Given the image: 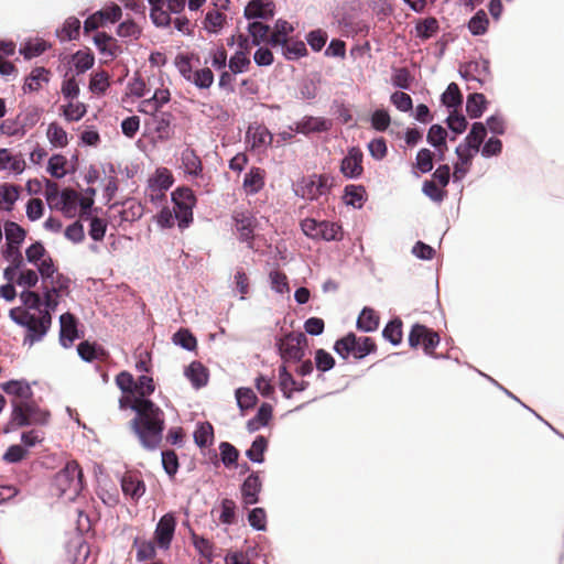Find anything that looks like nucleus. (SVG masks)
Wrapping results in <instances>:
<instances>
[{
    "instance_id": "obj_44",
    "label": "nucleus",
    "mask_w": 564,
    "mask_h": 564,
    "mask_svg": "<svg viewBox=\"0 0 564 564\" xmlns=\"http://www.w3.org/2000/svg\"><path fill=\"white\" fill-rule=\"evenodd\" d=\"M182 165L184 172L191 176H199L203 172V164L200 158L196 154L192 148H186L181 154Z\"/></svg>"
},
{
    "instance_id": "obj_34",
    "label": "nucleus",
    "mask_w": 564,
    "mask_h": 564,
    "mask_svg": "<svg viewBox=\"0 0 564 564\" xmlns=\"http://www.w3.org/2000/svg\"><path fill=\"white\" fill-rule=\"evenodd\" d=\"M269 448V440L264 435H257L249 448L246 449V457L253 464H263L265 462V453Z\"/></svg>"
},
{
    "instance_id": "obj_62",
    "label": "nucleus",
    "mask_w": 564,
    "mask_h": 564,
    "mask_svg": "<svg viewBox=\"0 0 564 564\" xmlns=\"http://www.w3.org/2000/svg\"><path fill=\"white\" fill-rule=\"evenodd\" d=\"M219 455L223 465L226 468H232L234 466H238V459L240 457V452L229 442H220L219 446Z\"/></svg>"
},
{
    "instance_id": "obj_49",
    "label": "nucleus",
    "mask_w": 564,
    "mask_h": 564,
    "mask_svg": "<svg viewBox=\"0 0 564 564\" xmlns=\"http://www.w3.org/2000/svg\"><path fill=\"white\" fill-rule=\"evenodd\" d=\"M80 20L77 17H68L62 24L61 28L56 29L55 35L61 41H73L79 37L80 32Z\"/></svg>"
},
{
    "instance_id": "obj_64",
    "label": "nucleus",
    "mask_w": 564,
    "mask_h": 564,
    "mask_svg": "<svg viewBox=\"0 0 564 564\" xmlns=\"http://www.w3.org/2000/svg\"><path fill=\"white\" fill-rule=\"evenodd\" d=\"M247 521L254 531H267L268 518L265 509L262 507H253L248 509Z\"/></svg>"
},
{
    "instance_id": "obj_57",
    "label": "nucleus",
    "mask_w": 564,
    "mask_h": 564,
    "mask_svg": "<svg viewBox=\"0 0 564 564\" xmlns=\"http://www.w3.org/2000/svg\"><path fill=\"white\" fill-rule=\"evenodd\" d=\"M314 366L319 372L318 378L322 373L333 370L336 366V360L333 355L324 348H317L314 351Z\"/></svg>"
},
{
    "instance_id": "obj_19",
    "label": "nucleus",
    "mask_w": 564,
    "mask_h": 564,
    "mask_svg": "<svg viewBox=\"0 0 564 564\" xmlns=\"http://www.w3.org/2000/svg\"><path fill=\"white\" fill-rule=\"evenodd\" d=\"M184 376L195 390L206 387L209 381L208 368L197 360L192 361L184 368Z\"/></svg>"
},
{
    "instance_id": "obj_5",
    "label": "nucleus",
    "mask_w": 564,
    "mask_h": 564,
    "mask_svg": "<svg viewBox=\"0 0 564 564\" xmlns=\"http://www.w3.org/2000/svg\"><path fill=\"white\" fill-rule=\"evenodd\" d=\"M171 200L174 205V214L178 228L181 230L188 228L194 220L193 209L197 204L194 191L188 186H177L171 193Z\"/></svg>"
},
{
    "instance_id": "obj_29",
    "label": "nucleus",
    "mask_w": 564,
    "mask_h": 564,
    "mask_svg": "<svg viewBox=\"0 0 564 564\" xmlns=\"http://www.w3.org/2000/svg\"><path fill=\"white\" fill-rule=\"evenodd\" d=\"M79 358L85 362H94L107 356L106 349L96 341L83 340L76 347Z\"/></svg>"
},
{
    "instance_id": "obj_4",
    "label": "nucleus",
    "mask_w": 564,
    "mask_h": 564,
    "mask_svg": "<svg viewBox=\"0 0 564 564\" xmlns=\"http://www.w3.org/2000/svg\"><path fill=\"white\" fill-rule=\"evenodd\" d=\"M377 344L372 337L357 336L354 332H348L337 338L333 345V350L343 360L352 357L355 360H362L377 351Z\"/></svg>"
},
{
    "instance_id": "obj_25",
    "label": "nucleus",
    "mask_w": 564,
    "mask_h": 564,
    "mask_svg": "<svg viewBox=\"0 0 564 564\" xmlns=\"http://www.w3.org/2000/svg\"><path fill=\"white\" fill-rule=\"evenodd\" d=\"M455 154L457 156V162L454 163L453 169V183H459L469 172L470 165L473 163L476 154L473 152L466 151L460 147L455 148Z\"/></svg>"
},
{
    "instance_id": "obj_40",
    "label": "nucleus",
    "mask_w": 564,
    "mask_h": 564,
    "mask_svg": "<svg viewBox=\"0 0 564 564\" xmlns=\"http://www.w3.org/2000/svg\"><path fill=\"white\" fill-rule=\"evenodd\" d=\"M235 399L240 413L243 415L247 411L253 409L259 398L250 387H239L235 390Z\"/></svg>"
},
{
    "instance_id": "obj_21",
    "label": "nucleus",
    "mask_w": 564,
    "mask_h": 564,
    "mask_svg": "<svg viewBox=\"0 0 564 564\" xmlns=\"http://www.w3.org/2000/svg\"><path fill=\"white\" fill-rule=\"evenodd\" d=\"M173 173L164 166L156 167L148 178V188L153 193L167 192L174 184Z\"/></svg>"
},
{
    "instance_id": "obj_32",
    "label": "nucleus",
    "mask_w": 564,
    "mask_h": 564,
    "mask_svg": "<svg viewBox=\"0 0 564 564\" xmlns=\"http://www.w3.org/2000/svg\"><path fill=\"white\" fill-rule=\"evenodd\" d=\"M58 198L57 208L61 209L66 217L70 218L73 217V213L79 207L77 203L84 197L72 188H64L58 192Z\"/></svg>"
},
{
    "instance_id": "obj_58",
    "label": "nucleus",
    "mask_w": 564,
    "mask_h": 564,
    "mask_svg": "<svg viewBox=\"0 0 564 564\" xmlns=\"http://www.w3.org/2000/svg\"><path fill=\"white\" fill-rule=\"evenodd\" d=\"M227 17L218 10H209L205 14L203 29L210 34H219L224 28Z\"/></svg>"
},
{
    "instance_id": "obj_2",
    "label": "nucleus",
    "mask_w": 564,
    "mask_h": 564,
    "mask_svg": "<svg viewBox=\"0 0 564 564\" xmlns=\"http://www.w3.org/2000/svg\"><path fill=\"white\" fill-rule=\"evenodd\" d=\"M337 186L336 177L329 173L301 175L293 184V194L306 202H318L327 197Z\"/></svg>"
},
{
    "instance_id": "obj_43",
    "label": "nucleus",
    "mask_w": 564,
    "mask_h": 564,
    "mask_svg": "<svg viewBox=\"0 0 564 564\" xmlns=\"http://www.w3.org/2000/svg\"><path fill=\"white\" fill-rule=\"evenodd\" d=\"M51 47V44L44 40H35L32 39L26 40L25 42L20 44L19 53L23 56L25 61H30L34 57L41 56Z\"/></svg>"
},
{
    "instance_id": "obj_60",
    "label": "nucleus",
    "mask_w": 564,
    "mask_h": 564,
    "mask_svg": "<svg viewBox=\"0 0 564 564\" xmlns=\"http://www.w3.org/2000/svg\"><path fill=\"white\" fill-rule=\"evenodd\" d=\"M321 82L318 74L315 77H305L299 83V96L302 100L311 101L317 96V84Z\"/></svg>"
},
{
    "instance_id": "obj_14",
    "label": "nucleus",
    "mask_w": 564,
    "mask_h": 564,
    "mask_svg": "<svg viewBox=\"0 0 564 564\" xmlns=\"http://www.w3.org/2000/svg\"><path fill=\"white\" fill-rule=\"evenodd\" d=\"M275 15V3L272 0H249L243 8L246 20L270 21Z\"/></svg>"
},
{
    "instance_id": "obj_36",
    "label": "nucleus",
    "mask_w": 564,
    "mask_h": 564,
    "mask_svg": "<svg viewBox=\"0 0 564 564\" xmlns=\"http://www.w3.org/2000/svg\"><path fill=\"white\" fill-rule=\"evenodd\" d=\"M153 117L156 123L154 131L158 134L155 141L165 142L170 140L173 135V129L171 127L173 115L170 111H161Z\"/></svg>"
},
{
    "instance_id": "obj_20",
    "label": "nucleus",
    "mask_w": 564,
    "mask_h": 564,
    "mask_svg": "<svg viewBox=\"0 0 564 564\" xmlns=\"http://www.w3.org/2000/svg\"><path fill=\"white\" fill-rule=\"evenodd\" d=\"M343 203L355 209H361L368 200L366 187L362 184H347L344 187Z\"/></svg>"
},
{
    "instance_id": "obj_37",
    "label": "nucleus",
    "mask_w": 564,
    "mask_h": 564,
    "mask_svg": "<svg viewBox=\"0 0 564 564\" xmlns=\"http://www.w3.org/2000/svg\"><path fill=\"white\" fill-rule=\"evenodd\" d=\"M382 337L394 347L401 345L403 339V323L399 316L392 317L387 322L382 329Z\"/></svg>"
},
{
    "instance_id": "obj_13",
    "label": "nucleus",
    "mask_w": 564,
    "mask_h": 564,
    "mask_svg": "<svg viewBox=\"0 0 564 564\" xmlns=\"http://www.w3.org/2000/svg\"><path fill=\"white\" fill-rule=\"evenodd\" d=\"M245 139L247 148L250 151H256L262 147H270L273 134L264 124L254 122L248 126Z\"/></svg>"
},
{
    "instance_id": "obj_3",
    "label": "nucleus",
    "mask_w": 564,
    "mask_h": 564,
    "mask_svg": "<svg viewBox=\"0 0 564 564\" xmlns=\"http://www.w3.org/2000/svg\"><path fill=\"white\" fill-rule=\"evenodd\" d=\"M84 473L79 465L72 460L59 469L53 477L52 487L59 498L75 500L84 489Z\"/></svg>"
},
{
    "instance_id": "obj_16",
    "label": "nucleus",
    "mask_w": 564,
    "mask_h": 564,
    "mask_svg": "<svg viewBox=\"0 0 564 564\" xmlns=\"http://www.w3.org/2000/svg\"><path fill=\"white\" fill-rule=\"evenodd\" d=\"M486 137L487 128L484 124V122L475 121L471 123L470 129L466 134L464 141L459 143L457 147H460L466 151L477 154Z\"/></svg>"
},
{
    "instance_id": "obj_51",
    "label": "nucleus",
    "mask_w": 564,
    "mask_h": 564,
    "mask_svg": "<svg viewBox=\"0 0 564 564\" xmlns=\"http://www.w3.org/2000/svg\"><path fill=\"white\" fill-rule=\"evenodd\" d=\"M6 246L21 247L28 235L26 230L18 223L7 220L4 223Z\"/></svg>"
},
{
    "instance_id": "obj_27",
    "label": "nucleus",
    "mask_w": 564,
    "mask_h": 564,
    "mask_svg": "<svg viewBox=\"0 0 564 564\" xmlns=\"http://www.w3.org/2000/svg\"><path fill=\"white\" fill-rule=\"evenodd\" d=\"M52 324L46 319L43 321L36 317V321H31L29 326L25 327V336L23 339L24 345L32 346L41 341L50 332Z\"/></svg>"
},
{
    "instance_id": "obj_39",
    "label": "nucleus",
    "mask_w": 564,
    "mask_h": 564,
    "mask_svg": "<svg viewBox=\"0 0 564 564\" xmlns=\"http://www.w3.org/2000/svg\"><path fill=\"white\" fill-rule=\"evenodd\" d=\"M488 100L482 93L469 94L466 98V113L470 119H479L488 108Z\"/></svg>"
},
{
    "instance_id": "obj_41",
    "label": "nucleus",
    "mask_w": 564,
    "mask_h": 564,
    "mask_svg": "<svg viewBox=\"0 0 564 564\" xmlns=\"http://www.w3.org/2000/svg\"><path fill=\"white\" fill-rule=\"evenodd\" d=\"M440 101L448 112L462 107L463 94L459 89V86L456 83L448 84L446 89L441 94Z\"/></svg>"
},
{
    "instance_id": "obj_54",
    "label": "nucleus",
    "mask_w": 564,
    "mask_h": 564,
    "mask_svg": "<svg viewBox=\"0 0 564 564\" xmlns=\"http://www.w3.org/2000/svg\"><path fill=\"white\" fill-rule=\"evenodd\" d=\"M68 552H74L72 564H85L90 555V545L83 538H77L69 543Z\"/></svg>"
},
{
    "instance_id": "obj_11",
    "label": "nucleus",
    "mask_w": 564,
    "mask_h": 564,
    "mask_svg": "<svg viewBox=\"0 0 564 564\" xmlns=\"http://www.w3.org/2000/svg\"><path fill=\"white\" fill-rule=\"evenodd\" d=\"M364 153L358 147H349L340 160L339 172L346 180H359L364 174Z\"/></svg>"
},
{
    "instance_id": "obj_1",
    "label": "nucleus",
    "mask_w": 564,
    "mask_h": 564,
    "mask_svg": "<svg viewBox=\"0 0 564 564\" xmlns=\"http://www.w3.org/2000/svg\"><path fill=\"white\" fill-rule=\"evenodd\" d=\"M119 409H129L134 413V417L129 422V427L141 446L148 451L156 449L162 442L165 425H162L154 416L152 417L148 409L133 394L120 398Z\"/></svg>"
},
{
    "instance_id": "obj_6",
    "label": "nucleus",
    "mask_w": 564,
    "mask_h": 564,
    "mask_svg": "<svg viewBox=\"0 0 564 564\" xmlns=\"http://www.w3.org/2000/svg\"><path fill=\"white\" fill-rule=\"evenodd\" d=\"M155 391V382L152 377L140 375L135 379V390L133 395L142 405L148 409L150 415L155 417L162 425H165V414L163 410L150 398Z\"/></svg>"
},
{
    "instance_id": "obj_33",
    "label": "nucleus",
    "mask_w": 564,
    "mask_h": 564,
    "mask_svg": "<svg viewBox=\"0 0 564 564\" xmlns=\"http://www.w3.org/2000/svg\"><path fill=\"white\" fill-rule=\"evenodd\" d=\"M67 159L61 153H54L47 161L46 172L56 180L65 177L67 174H73L76 171L74 165L66 169Z\"/></svg>"
},
{
    "instance_id": "obj_26",
    "label": "nucleus",
    "mask_w": 564,
    "mask_h": 564,
    "mask_svg": "<svg viewBox=\"0 0 564 564\" xmlns=\"http://www.w3.org/2000/svg\"><path fill=\"white\" fill-rule=\"evenodd\" d=\"M195 445L203 449L210 447L215 442L214 426L208 421H198L193 432Z\"/></svg>"
},
{
    "instance_id": "obj_55",
    "label": "nucleus",
    "mask_w": 564,
    "mask_h": 564,
    "mask_svg": "<svg viewBox=\"0 0 564 564\" xmlns=\"http://www.w3.org/2000/svg\"><path fill=\"white\" fill-rule=\"evenodd\" d=\"M172 343L186 351H194L197 348V338L188 328H178L172 336Z\"/></svg>"
},
{
    "instance_id": "obj_31",
    "label": "nucleus",
    "mask_w": 564,
    "mask_h": 564,
    "mask_svg": "<svg viewBox=\"0 0 564 564\" xmlns=\"http://www.w3.org/2000/svg\"><path fill=\"white\" fill-rule=\"evenodd\" d=\"M10 403H11L10 419L3 425V429H2V432L4 434H9L20 427L29 426L28 416L23 412V409L19 404V401L15 399H11Z\"/></svg>"
},
{
    "instance_id": "obj_18",
    "label": "nucleus",
    "mask_w": 564,
    "mask_h": 564,
    "mask_svg": "<svg viewBox=\"0 0 564 564\" xmlns=\"http://www.w3.org/2000/svg\"><path fill=\"white\" fill-rule=\"evenodd\" d=\"M19 404L22 406L23 412L28 416L29 426H46L50 423L51 412L47 409L40 408L33 398L24 402H19Z\"/></svg>"
},
{
    "instance_id": "obj_50",
    "label": "nucleus",
    "mask_w": 564,
    "mask_h": 564,
    "mask_svg": "<svg viewBox=\"0 0 564 564\" xmlns=\"http://www.w3.org/2000/svg\"><path fill=\"white\" fill-rule=\"evenodd\" d=\"M133 547L137 549L135 560L138 563L154 561L158 547L155 541H141L139 536H135L133 540Z\"/></svg>"
},
{
    "instance_id": "obj_59",
    "label": "nucleus",
    "mask_w": 564,
    "mask_h": 564,
    "mask_svg": "<svg viewBox=\"0 0 564 564\" xmlns=\"http://www.w3.org/2000/svg\"><path fill=\"white\" fill-rule=\"evenodd\" d=\"M444 122L446 123L447 130L454 134L464 133L469 124L466 116L458 111V109L451 110Z\"/></svg>"
},
{
    "instance_id": "obj_8",
    "label": "nucleus",
    "mask_w": 564,
    "mask_h": 564,
    "mask_svg": "<svg viewBox=\"0 0 564 564\" xmlns=\"http://www.w3.org/2000/svg\"><path fill=\"white\" fill-rule=\"evenodd\" d=\"M122 18L121 8L112 1H109L93 14H89L83 24L84 33L89 34L98 30L100 25L119 22Z\"/></svg>"
},
{
    "instance_id": "obj_30",
    "label": "nucleus",
    "mask_w": 564,
    "mask_h": 564,
    "mask_svg": "<svg viewBox=\"0 0 564 564\" xmlns=\"http://www.w3.org/2000/svg\"><path fill=\"white\" fill-rule=\"evenodd\" d=\"M380 317L370 306H364L356 319V328L361 333H373L378 329Z\"/></svg>"
},
{
    "instance_id": "obj_45",
    "label": "nucleus",
    "mask_w": 564,
    "mask_h": 564,
    "mask_svg": "<svg viewBox=\"0 0 564 564\" xmlns=\"http://www.w3.org/2000/svg\"><path fill=\"white\" fill-rule=\"evenodd\" d=\"M59 345L68 349L72 347V338L74 336V314L70 312L63 313L59 316Z\"/></svg>"
},
{
    "instance_id": "obj_28",
    "label": "nucleus",
    "mask_w": 564,
    "mask_h": 564,
    "mask_svg": "<svg viewBox=\"0 0 564 564\" xmlns=\"http://www.w3.org/2000/svg\"><path fill=\"white\" fill-rule=\"evenodd\" d=\"M265 171L258 166H252L245 174L242 187L248 195H256L264 187Z\"/></svg>"
},
{
    "instance_id": "obj_56",
    "label": "nucleus",
    "mask_w": 564,
    "mask_h": 564,
    "mask_svg": "<svg viewBox=\"0 0 564 564\" xmlns=\"http://www.w3.org/2000/svg\"><path fill=\"white\" fill-rule=\"evenodd\" d=\"M110 76L106 70H99L90 75L88 89L91 94L104 96L110 88Z\"/></svg>"
},
{
    "instance_id": "obj_52",
    "label": "nucleus",
    "mask_w": 564,
    "mask_h": 564,
    "mask_svg": "<svg viewBox=\"0 0 564 564\" xmlns=\"http://www.w3.org/2000/svg\"><path fill=\"white\" fill-rule=\"evenodd\" d=\"M318 240L330 242L344 239L343 226L339 223L322 220Z\"/></svg>"
},
{
    "instance_id": "obj_47",
    "label": "nucleus",
    "mask_w": 564,
    "mask_h": 564,
    "mask_svg": "<svg viewBox=\"0 0 564 564\" xmlns=\"http://www.w3.org/2000/svg\"><path fill=\"white\" fill-rule=\"evenodd\" d=\"M247 33L248 36L251 39V42L253 46L261 45L265 41V35L270 31V25L268 24L269 21H262V20H247Z\"/></svg>"
},
{
    "instance_id": "obj_10",
    "label": "nucleus",
    "mask_w": 564,
    "mask_h": 564,
    "mask_svg": "<svg viewBox=\"0 0 564 564\" xmlns=\"http://www.w3.org/2000/svg\"><path fill=\"white\" fill-rule=\"evenodd\" d=\"M262 471H251L239 485L241 505L245 509L260 502L262 491Z\"/></svg>"
},
{
    "instance_id": "obj_17",
    "label": "nucleus",
    "mask_w": 564,
    "mask_h": 564,
    "mask_svg": "<svg viewBox=\"0 0 564 564\" xmlns=\"http://www.w3.org/2000/svg\"><path fill=\"white\" fill-rule=\"evenodd\" d=\"M0 389L3 393L14 397L13 399H20V402H24L34 395L30 382L24 378L3 381L0 383Z\"/></svg>"
},
{
    "instance_id": "obj_15",
    "label": "nucleus",
    "mask_w": 564,
    "mask_h": 564,
    "mask_svg": "<svg viewBox=\"0 0 564 564\" xmlns=\"http://www.w3.org/2000/svg\"><path fill=\"white\" fill-rule=\"evenodd\" d=\"M274 347L276 349V354L282 360V364L284 365L302 361V359L305 358V351L303 348L297 347L293 341H289L285 335L281 338H275Z\"/></svg>"
},
{
    "instance_id": "obj_23",
    "label": "nucleus",
    "mask_w": 564,
    "mask_h": 564,
    "mask_svg": "<svg viewBox=\"0 0 564 564\" xmlns=\"http://www.w3.org/2000/svg\"><path fill=\"white\" fill-rule=\"evenodd\" d=\"M273 419V405L269 402H263L257 410L254 416L249 419L246 424V430L252 434L262 427H267Z\"/></svg>"
},
{
    "instance_id": "obj_24",
    "label": "nucleus",
    "mask_w": 564,
    "mask_h": 564,
    "mask_svg": "<svg viewBox=\"0 0 564 564\" xmlns=\"http://www.w3.org/2000/svg\"><path fill=\"white\" fill-rule=\"evenodd\" d=\"M69 69L79 76L91 69L95 64V55L90 48L78 50L75 52L68 62Z\"/></svg>"
},
{
    "instance_id": "obj_63",
    "label": "nucleus",
    "mask_w": 564,
    "mask_h": 564,
    "mask_svg": "<svg viewBox=\"0 0 564 564\" xmlns=\"http://www.w3.org/2000/svg\"><path fill=\"white\" fill-rule=\"evenodd\" d=\"M413 82L414 77L406 67L392 68L391 84L393 87L402 90H411Z\"/></svg>"
},
{
    "instance_id": "obj_9",
    "label": "nucleus",
    "mask_w": 564,
    "mask_h": 564,
    "mask_svg": "<svg viewBox=\"0 0 564 564\" xmlns=\"http://www.w3.org/2000/svg\"><path fill=\"white\" fill-rule=\"evenodd\" d=\"M176 525L177 520L173 512H167L159 519L153 533L158 549L166 551L171 547Z\"/></svg>"
},
{
    "instance_id": "obj_53",
    "label": "nucleus",
    "mask_w": 564,
    "mask_h": 564,
    "mask_svg": "<svg viewBox=\"0 0 564 564\" xmlns=\"http://www.w3.org/2000/svg\"><path fill=\"white\" fill-rule=\"evenodd\" d=\"M161 464L169 479L173 481L180 469V458L174 449L161 451Z\"/></svg>"
},
{
    "instance_id": "obj_42",
    "label": "nucleus",
    "mask_w": 564,
    "mask_h": 564,
    "mask_svg": "<svg viewBox=\"0 0 564 564\" xmlns=\"http://www.w3.org/2000/svg\"><path fill=\"white\" fill-rule=\"evenodd\" d=\"M189 531H191V540H192V544L194 546V549L196 550V552L198 553V555L200 557H204L207 563H213L214 562V558H215V545L214 543L205 538L204 535H199L197 533H195L191 528H189Z\"/></svg>"
},
{
    "instance_id": "obj_35",
    "label": "nucleus",
    "mask_w": 564,
    "mask_h": 564,
    "mask_svg": "<svg viewBox=\"0 0 564 564\" xmlns=\"http://www.w3.org/2000/svg\"><path fill=\"white\" fill-rule=\"evenodd\" d=\"M50 82V70L43 66L34 67L31 73L25 76L22 90L24 94L37 91L41 88V83Z\"/></svg>"
},
{
    "instance_id": "obj_61",
    "label": "nucleus",
    "mask_w": 564,
    "mask_h": 564,
    "mask_svg": "<svg viewBox=\"0 0 564 564\" xmlns=\"http://www.w3.org/2000/svg\"><path fill=\"white\" fill-rule=\"evenodd\" d=\"M440 30V24L436 18L430 17L419 20L415 24V35L422 41H426L435 35Z\"/></svg>"
},
{
    "instance_id": "obj_46",
    "label": "nucleus",
    "mask_w": 564,
    "mask_h": 564,
    "mask_svg": "<svg viewBox=\"0 0 564 564\" xmlns=\"http://www.w3.org/2000/svg\"><path fill=\"white\" fill-rule=\"evenodd\" d=\"M282 55L284 59L292 62L297 61L308 55V50L305 43L299 39L286 40L282 45Z\"/></svg>"
},
{
    "instance_id": "obj_48",
    "label": "nucleus",
    "mask_w": 564,
    "mask_h": 564,
    "mask_svg": "<svg viewBox=\"0 0 564 564\" xmlns=\"http://www.w3.org/2000/svg\"><path fill=\"white\" fill-rule=\"evenodd\" d=\"M489 18L484 9L477 10L474 15L468 20L466 26L473 36H481L488 32Z\"/></svg>"
},
{
    "instance_id": "obj_38",
    "label": "nucleus",
    "mask_w": 564,
    "mask_h": 564,
    "mask_svg": "<svg viewBox=\"0 0 564 564\" xmlns=\"http://www.w3.org/2000/svg\"><path fill=\"white\" fill-rule=\"evenodd\" d=\"M21 187L13 183L0 184V205L4 212H12L15 203L20 198Z\"/></svg>"
},
{
    "instance_id": "obj_12",
    "label": "nucleus",
    "mask_w": 564,
    "mask_h": 564,
    "mask_svg": "<svg viewBox=\"0 0 564 564\" xmlns=\"http://www.w3.org/2000/svg\"><path fill=\"white\" fill-rule=\"evenodd\" d=\"M333 128V121L325 117L311 115L303 116L300 120L290 126L296 134L310 135L313 133H326Z\"/></svg>"
},
{
    "instance_id": "obj_7",
    "label": "nucleus",
    "mask_w": 564,
    "mask_h": 564,
    "mask_svg": "<svg viewBox=\"0 0 564 564\" xmlns=\"http://www.w3.org/2000/svg\"><path fill=\"white\" fill-rule=\"evenodd\" d=\"M441 343V337L437 332L433 328L427 327L421 323H414L411 326V329L408 335V344L410 348L416 349L422 345L423 352L425 355H431L432 351L436 349V347Z\"/></svg>"
},
{
    "instance_id": "obj_22",
    "label": "nucleus",
    "mask_w": 564,
    "mask_h": 564,
    "mask_svg": "<svg viewBox=\"0 0 564 564\" xmlns=\"http://www.w3.org/2000/svg\"><path fill=\"white\" fill-rule=\"evenodd\" d=\"M120 487L126 497L139 500L145 494V484L139 476L124 474L120 477Z\"/></svg>"
}]
</instances>
